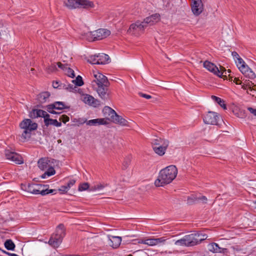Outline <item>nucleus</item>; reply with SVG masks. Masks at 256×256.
Returning a JSON list of instances; mask_svg holds the SVG:
<instances>
[{
	"instance_id": "8",
	"label": "nucleus",
	"mask_w": 256,
	"mask_h": 256,
	"mask_svg": "<svg viewBox=\"0 0 256 256\" xmlns=\"http://www.w3.org/2000/svg\"><path fill=\"white\" fill-rule=\"evenodd\" d=\"M65 230L64 226L62 224H59L56 230V233L53 234L48 240V244L54 248H58L62 243L65 236Z\"/></svg>"
},
{
	"instance_id": "5",
	"label": "nucleus",
	"mask_w": 256,
	"mask_h": 256,
	"mask_svg": "<svg viewBox=\"0 0 256 256\" xmlns=\"http://www.w3.org/2000/svg\"><path fill=\"white\" fill-rule=\"evenodd\" d=\"M29 116L32 118H44V124L46 126L53 125L56 127H60L62 126L60 122H58L56 120L50 118V115L43 110L34 109L30 112Z\"/></svg>"
},
{
	"instance_id": "12",
	"label": "nucleus",
	"mask_w": 256,
	"mask_h": 256,
	"mask_svg": "<svg viewBox=\"0 0 256 256\" xmlns=\"http://www.w3.org/2000/svg\"><path fill=\"white\" fill-rule=\"evenodd\" d=\"M203 65L208 70L214 73L219 77H221L224 72H226V70L224 68L220 67V69L219 70L216 65L208 61H205L204 62Z\"/></svg>"
},
{
	"instance_id": "61",
	"label": "nucleus",
	"mask_w": 256,
	"mask_h": 256,
	"mask_svg": "<svg viewBox=\"0 0 256 256\" xmlns=\"http://www.w3.org/2000/svg\"><path fill=\"white\" fill-rule=\"evenodd\" d=\"M74 256H78V255H74Z\"/></svg>"
},
{
	"instance_id": "59",
	"label": "nucleus",
	"mask_w": 256,
	"mask_h": 256,
	"mask_svg": "<svg viewBox=\"0 0 256 256\" xmlns=\"http://www.w3.org/2000/svg\"><path fill=\"white\" fill-rule=\"evenodd\" d=\"M67 256H74V255H68Z\"/></svg>"
},
{
	"instance_id": "52",
	"label": "nucleus",
	"mask_w": 256,
	"mask_h": 256,
	"mask_svg": "<svg viewBox=\"0 0 256 256\" xmlns=\"http://www.w3.org/2000/svg\"><path fill=\"white\" fill-rule=\"evenodd\" d=\"M88 120L86 118H78V122L80 124H84V123L86 124Z\"/></svg>"
},
{
	"instance_id": "45",
	"label": "nucleus",
	"mask_w": 256,
	"mask_h": 256,
	"mask_svg": "<svg viewBox=\"0 0 256 256\" xmlns=\"http://www.w3.org/2000/svg\"><path fill=\"white\" fill-rule=\"evenodd\" d=\"M76 88V87L73 84H69L66 87V89L68 90L70 92H72L73 90H74Z\"/></svg>"
},
{
	"instance_id": "54",
	"label": "nucleus",
	"mask_w": 256,
	"mask_h": 256,
	"mask_svg": "<svg viewBox=\"0 0 256 256\" xmlns=\"http://www.w3.org/2000/svg\"><path fill=\"white\" fill-rule=\"evenodd\" d=\"M242 88H243L244 90H248V86H246V83L245 82H242Z\"/></svg>"
},
{
	"instance_id": "13",
	"label": "nucleus",
	"mask_w": 256,
	"mask_h": 256,
	"mask_svg": "<svg viewBox=\"0 0 256 256\" xmlns=\"http://www.w3.org/2000/svg\"><path fill=\"white\" fill-rule=\"evenodd\" d=\"M5 156L6 159L10 160L16 164H20L24 162L23 159L20 155L9 150H5Z\"/></svg>"
},
{
	"instance_id": "57",
	"label": "nucleus",
	"mask_w": 256,
	"mask_h": 256,
	"mask_svg": "<svg viewBox=\"0 0 256 256\" xmlns=\"http://www.w3.org/2000/svg\"><path fill=\"white\" fill-rule=\"evenodd\" d=\"M53 86L54 88H58V82H56V83H54L53 84Z\"/></svg>"
},
{
	"instance_id": "51",
	"label": "nucleus",
	"mask_w": 256,
	"mask_h": 256,
	"mask_svg": "<svg viewBox=\"0 0 256 256\" xmlns=\"http://www.w3.org/2000/svg\"><path fill=\"white\" fill-rule=\"evenodd\" d=\"M139 95L141 96L142 97L146 99H150L152 98V96L150 95L142 94V92L139 93Z\"/></svg>"
},
{
	"instance_id": "60",
	"label": "nucleus",
	"mask_w": 256,
	"mask_h": 256,
	"mask_svg": "<svg viewBox=\"0 0 256 256\" xmlns=\"http://www.w3.org/2000/svg\"><path fill=\"white\" fill-rule=\"evenodd\" d=\"M228 72H230V70H228Z\"/></svg>"
},
{
	"instance_id": "55",
	"label": "nucleus",
	"mask_w": 256,
	"mask_h": 256,
	"mask_svg": "<svg viewBox=\"0 0 256 256\" xmlns=\"http://www.w3.org/2000/svg\"><path fill=\"white\" fill-rule=\"evenodd\" d=\"M6 254H7L8 255L10 256H19L18 255H17L16 254H12V253H10V252H4Z\"/></svg>"
},
{
	"instance_id": "16",
	"label": "nucleus",
	"mask_w": 256,
	"mask_h": 256,
	"mask_svg": "<svg viewBox=\"0 0 256 256\" xmlns=\"http://www.w3.org/2000/svg\"><path fill=\"white\" fill-rule=\"evenodd\" d=\"M160 20V15L158 14H152L145 18L142 23L145 25L146 28L149 26H152Z\"/></svg>"
},
{
	"instance_id": "44",
	"label": "nucleus",
	"mask_w": 256,
	"mask_h": 256,
	"mask_svg": "<svg viewBox=\"0 0 256 256\" xmlns=\"http://www.w3.org/2000/svg\"><path fill=\"white\" fill-rule=\"evenodd\" d=\"M200 234V236L198 238V244H200L202 241L206 239L207 238V235L206 234H202L200 233H199Z\"/></svg>"
},
{
	"instance_id": "50",
	"label": "nucleus",
	"mask_w": 256,
	"mask_h": 256,
	"mask_svg": "<svg viewBox=\"0 0 256 256\" xmlns=\"http://www.w3.org/2000/svg\"><path fill=\"white\" fill-rule=\"evenodd\" d=\"M248 110L252 114H253L254 116H256V109H254L252 108H248Z\"/></svg>"
},
{
	"instance_id": "15",
	"label": "nucleus",
	"mask_w": 256,
	"mask_h": 256,
	"mask_svg": "<svg viewBox=\"0 0 256 256\" xmlns=\"http://www.w3.org/2000/svg\"><path fill=\"white\" fill-rule=\"evenodd\" d=\"M191 8L192 13L195 16H199L203 10V4L202 0H192Z\"/></svg>"
},
{
	"instance_id": "42",
	"label": "nucleus",
	"mask_w": 256,
	"mask_h": 256,
	"mask_svg": "<svg viewBox=\"0 0 256 256\" xmlns=\"http://www.w3.org/2000/svg\"><path fill=\"white\" fill-rule=\"evenodd\" d=\"M60 120L62 121L64 123H66L67 122H68L70 120L69 117L66 115L64 114L60 116Z\"/></svg>"
},
{
	"instance_id": "35",
	"label": "nucleus",
	"mask_w": 256,
	"mask_h": 256,
	"mask_svg": "<svg viewBox=\"0 0 256 256\" xmlns=\"http://www.w3.org/2000/svg\"><path fill=\"white\" fill-rule=\"evenodd\" d=\"M4 246L8 250H14L15 244L11 240H7L4 242Z\"/></svg>"
},
{
	"instance_id": "18",
	"label": "nucleus",
	"mask_w": 256,
	"mask_h": 256,
	"mask_svg": "<svg viewBox=\"0 0 256 256\" xmlns=\"http://www.w3.org/2000/svg\"><path fill=\"white\" fill-rule=\"evenodd\" d=\"M82 100L85 104L94 107H96L100 104V102L98 100L95 99L92 96L88 94L83 96Z\"/></svg>"
},
{
	"instance_id": "25",
	"label": "nucleus",
	"mask_w": 256,
	"mask_h": 256,
	"mask_svg": "<svg viewBox=\"0 0 256 256\" xmlns=\"http://www.w3.org/2000/svg\"><path fill=\"white\" fill-rule=\"evenodd\" d=\"M112 121L122 126H128V122L117 114L112 118Z\"/></svg>"
},
{
	"instance_id": "40",
	"label": "nucleus",
	"mask_w": 256,
	"mask_h": 256,
	"mask_svg": "<svg viewBox=\"0 0 256 256\" xmlns=\"http://www.w3.org/2000/svg\"><path fill=\"white\" fill-rule=\"evenodd\" d=\"M89 188V184L88 182H84L80 184L78 186L79 191H83L88 190Z\"/></svg>"
},
{
	"instance_id": "28",
	"label": "nucleus",
	"mask_w": 256,
	"mask_h": 256,
	"mask_svg": "<svg viewBox=\"0 0 256 256\" xmlns=\"http://www.w3.org/2000/svg\"><path fill=\"white\" fill-rule=\"evenodd\" d=\"M50 96V92H44L38 95L37 100L40 103L43 104L47 102Z\"/></svg>"
},
{
	"instance_id": "4",
	"label": "nucleus",
	"mask_w": 256,
	"mask_h": 256,
	"mask_svg": "<svg viewBox=\"0 0 256 256\" xmlns=\"http://www.w3.org/2000/svg\"><path fill=\"white\" fill-rule=\"evenodd\" d=\"M19 126L24 130L20 136V140L24 142L30 138L32 132L37 129L38 124L30 119L26 118L20 122Z\"/></svg>"
},
{
	"instance_id": "36",
	"label": "nucleus",
	"mask_w": 256,
	"mask_h": 256,
	"mask_svg": "<svg viewBox=\"0 0 256 256\" xmlns=\"http://www.w3.org/2000/svg\"><path fill=\"white\" fill-rule=\"evenodd\" d=\"M188 204H192L198 202V198L194 195H192L188 198Z\"/></svg>"
},
{
	"instance_id": "20",
	"label": "nucleus",
	"mask_w": 256,
	"mask_h": 256,
	"mask_svg": "<svg viewBox=\"0 0 256 256\" xmlns=\"http://www.w3.org/2000/svg\"><path fill=\"white\" fill-rule=\"evenodd\" d=\"M169 144L168 141H164L162 145L158 146H153L154 152L160 156H163Z\"/></svg>"
},
{
	"instance_id": "46",
	"label": "nucleus",
	"mask_w": 256,
	"mask_h": 256,
	"mask_svg": "<svg viewBox=\"0 0 256 256\" xmlns=\"http://www.w3.org/2000/svg\"><path fill=\"white\" fill-rule=\"evenodd\" d=\"M69 188L66 186H62L58 190L62 192V193L66 192Z\"/></svg>"
},
{
	"instance_id": "56",
	"label": "nucleus",
	"mask_w": 256,
	"mask_h": 256,
	"mask_svg": "<svg viewBox=\"0 0 256 256\" xmlns=\"http://www.w3.org/2000/svg\"><path fill=\"white\" fill-rule=\"evenodd\" d=\"M146 242V239L140 240L138 242L140 244H145V242Z\"/></svg>"
},
{
	"instance_id": "9",
	"label": "nucleus",
	"mask_w": 256,
	"mask_h": 256,
	"mask_svg": "<svg viewBox=\"0 0 256 256\" xmlns=\"http://www.w3.org/2000/svg\"><path fill=\"white\" fill-rule=\"evenodd\" d=\"M146 27L142 22L137 20L131 24L128 30V32L130 34L138 36L144 32Z\"/></svg>"
},
{
	"instance_id": "7",
	"label": "nucleus",
	"mask_w": 256,
	"mask_h": 256,
	"mask_svg": "<svg viewBox=\"0 0 256 256\" xmlns=\"http://www.w3.org/2000/svg\"><path fill=\"white\" fill-rule=\"evenodd\" d=\"M200 236L199 232L192 233L177 240L175 242L174 244L178 246H192L198 244V238Z\"/></svg>"
},
{
	"instance_id": "41",
	"label": "nucleus",
	"mask_w": 256,
	"mask_h": 256,
	"mask_svg": "<svg viewBox=\"0 0 256 256\" xmlns=\"http://www.w3.org/2000/svg\"><path fill=\"white\" fill-rule=\"evenodd\" d=\"M235 62L238 68H240V65H244L246 64V62L241 58H238V60H236Z\"/></svg>"
},
{
	"instance_id": "1",
	"label": "nucleus",
	"mask_w": 256,
	"mask_h": 256,
	"mask_svg": "<svg viewBox=\"0 0 256 256\" xmlns=\"http://www.w3.org/2000/svg\"><path fill=\"white\" fill-rule=\"evenodd\" d=\"M94 80L92 81V86L96 92L98 96L102 100L108 98V87L110 83L106 76L98 72H94Z\"/></svg>"
},
{
	"instance_id": "47",
	"label": "nucleus",
	"mask_w": 256,
	"mask_h": 256,
	"mask_svg": "<svg viewBox=\"0 0 256 256\" xmlns=\"http://www.w3.org/2000/svg\"><path fill=\"white\" fill-rule=\"evenodd\" d=\"M232 55L233 56V58H234L235 61L238 60V58H240L238 54L236 52H232Z\"/></svg>"
},
{
	"instance_id": "10",
	"label": "nucleus",
	"mask_w": 256,
	"mask_h": 256,
	"mask_svg": "<svg viewBox=\"0 0 256 256\" xmlns=\"http://www.w3.org/2000/svg\"><path fill=\"white\" fill-rule=\"evenodd\" d=\"M204 122L206 124L218 126L219 121L221 120L220 116L216 112H208L204 116Z\"/></svg>"
},
{
	"instance_id": "23",
	"label": "nucleus",
	"mask_w": 256,
	"mask_h": 256,
	"mask_svg": "<svg viewBox=\"0 0 256 256\" xmlns=\"http://www.w3.org/2000/svg\"><path fill=\"white\" fill-rule=\"evenodd\" d=\"M108 124L107 120L100 118L90 120L86 122V124L88 126H100V125H106Z\"/></svg>"
},
{
	"instance_id": "38",
	"label": "nucleus",
	"mask_w": 256,
	"mask_h": 256,
	"mask_svg": "<svg viewBox=\"0 0 256 256\" xmlns=\"http://www.w3.org/2000/svg\"><path fill=\"white\" fill-rule=\"evenodd\" d=\"M97 55L91 56L88 57V62L93 64H98Z\"/></svg>"
},
{
	"instance_id": "24",
	"label": "nucleus",
	"mask_w": 256,
	"mask_h": 256,
	"mask_svg": "<svg viewBox=\"0 0 256 256\" xmlns=\"http://www.w3.org/2000/svg\"><path fill=\"white\" fill-rule=\"evenodd\" d=\"M166 240V239L164 238H148L146 239V242H145V244H147L150 246H154L161 243H164Z\"/></svg>"
},
{
	"instance_id": "21",
	"label": "nucleus",
	"mask_w": 256,
	"mask_h": 256,
	"mask_svg": "<svg viewBox=\"0 0 256 256\" xmlns=\"http://www.w3.org/2000/svg\"><path fill=\"white\" fill-rule=\"evenodd\" d=\"M208 249L210 252L213 253H225L227 249L220 248L218 244L215 242H212L208 245Z\"/></svg>"
},
{
	"instance_id": "33",
	"label": "nucleus",
	"mask_w": 256,
	"mask_h": 256,
	"mask_svg": "<svg viewBox=\"0 0 256 256\" xmlns=\"http://www.w3.org/2000/svg\"><path fill=\"white\" fill-rule=\"evenodd\" d=\"M212 100L218 104L220 106H222L224 109H226V105L224 104V102L223 100L215 96H212Z\"/></svg>"
},
{
	"instance_id": "29",
	"label": "nucleus",
	"mask_w": 256,
	"mask_h": 256,
	"mask_svg": "<svg viewBox=\"0 0 256 256\" xmlns=\"http://www.w3.org/2000/svg\"><path fill=\"white\" fill-rule=\"evenodd\" d=\"M245 82L246 83V86L248 87V90L250 92H249L247 91L248 94L252 95L253 96H256V85L249 80H246Z\"/></svg>"
},
{
	"instance_id": "37",
	"label": "nucleus",
	"mask_w": 256,
	"mask_h": 256,
	"mask_svg": "<svg viewBox=\"0 0 256 256\" xmlns=\"http://www.w3.org/2000/svg\"><path fill=\"white\" fill-rule=\"evenodd\" d=\"M72 82L77 86H82L84 84L82 78L80 76H78L76 80H72Z\"/></svg>"
},
{
	"instance_id": "2",
	"label": "nucleus",
	"mask_w": 256,
	"mask_h": 256,
	"mask_svg": "<svg viewBox=\"0 0 256 256\" xmlns=\"http://www.w3.org/2000/svg\"><path fill=\"white\" fill-rule=\"evenodd\" d=\"M178 170L175 166L171 165L162 170L154 182L156 186H162L170 183L176 177Z\"/></svg>"
},
{
	"instance_id": "30",
	"label": "nucleus",
	"mask_w": 256,
	"mask_h": 256,
	"mask_svg": "<svg viewBox=\"0 0 256 256\" xmlns=\"http://www.w3.org/2000/svg\"><path fill=\"white\" fill-rule=\"evenodd\" d=\"M58 66L60 68H61L64 70H66V72L67 75L72 78H73L75 76L74 72L72 68H68L64 65L62 64L61 62H58Z\"/></svg>"
},
{
	"instance_id": "3",
	"label": "nucleus",
	"mask_w": 256,
	"mask_h": 256,
	"mask_svg": "<svg viewBox=\"0 0 256 256\" xmlns=\"http://www.w3.org/2000/svg\"><path fill=\"white\" fill-rule=\"evenodd\" d=\"M47 186V185L34 184H22L21 188L28 192L34 194H40L42 196H45L56 191L55 190H48L46 188Z\"/></svg>"
},
{
	"instance_id": "48",
	"label": "nucleus",
	"mask_w": 256,
	"mask_h": 256,
	"mask_svg": "<svg viewBox=\"0 0 256 256\" xmlns=\"http://www.w3.org/2000/svg\"><path fill=\"white\" fill-rule=\"evenodd\" d=\"M207 200V198L205 196H202L198 198V202L201 200L203 204H206Z\"/></svg>"
},
{
	"instance_id": "17",
	"label": "nucleus",
	"mask_w": 256,
	"mask_h": 256,
	"mask_svg": "<svg viewBox=\"0 0 256 256\" xmlns=\"http://www.w3.org/2000/svg\"><path fill=\"white\" fill-rule=\"evenodd\" d=\"M242 73L245 76L248 78L250 79H254L256 77L255 73L248 67V66L245 64L244 65H240V68H238Z\"/></svg>"
},
{
	"instance_id": "43",
	"label": "nucleus",
	"mask_w": 256,
	"mask_h": 256,
	"mask_svg": "<svg viewBox=\"0 0 256 256\" xmlns=\"http://www.w3.org/2000/svg\"><path fill=\"white\" fill-rule=\"evenodd\" d=\"M56 70V66L55 65H51L46 68L47 72L48 73L52 72Z\"/></svg>"
},
{
	"instance_id": "53",
	"label": "nucleus",
	"mask_w": 256,
	"mask_h": 256,
	"mask_svg": "<svg viewBox=\"0 0 256 256\" xmlns=\"http://www.w3.org/2000/svg\"><path fill=\"white\" fill-rule=\"evenodd\" d=\"M234 82H235L236 84H242V82L236 78H235L234 80Z\"/></svg>"
},
{
	"instance_id": "26",
	"label": "nucleus",
	"mask_w": 256,
	"mask_h": 256,
	"mask_svg": "<svg viewBox=\"0 0 256 256\" xmlns=\"http://www.w3.org/2000/svg\"><path fill=\"white\" fill-rule=\"evenodd\" d=\"M98 64H104L108 63L110 57L108 54H99L97 55Z\"/></svg>"
},
{
	"instance_id": "39",
	"label": "nucleus",
	"mask_w": 256,
	"mask_h": 256,
	"mask_svg": "<svg viewBox=\"0 0 256 256\" xmlns=\"http://www.w3.org/2000/svg\"><path fill=\"white\" fill-rule=\"evenodd\" d=\"M164 141H168L167 140L162 139L161 138H156L153 141V146H158L162 145Z\"/></svg>"
},
{
	"instance_id": "34",
	"label": "nucleus",
	"mask_w": 256,
	"mask_h": 256,
	"mask_svg": "<svg viewBox=\"0 0 256 256\" xmlns=\"http://www.w3.org/2000/svg\"><path fill=\"white\" fill-rule=\"evenodd\" d=\"M132 158V157L130 155L126 156L124 158V160L123 164H122V169L126 170L128 167V166H130V164L131 162Z\"/></svg>"
},
{
	"instance_id": "22",
	"label": "nucleus",
	"mask_w": 256,
	"mask_h": 256,
	"mask_svg": "<svg viewBox=\"0 0 256 256\" xmlns=\"http://www.w3.org/2000/svg\"><path fill=\"white\" fill-rule=\"evenodd\" d=\"M108 244L113 248H118L122 242V238L120 236H108Z\"/></svg>"
},
{
	"instance_id": "58",
	"label": "nucleus",
	"mask_w": 256,
	"mask_h": 256,
	"mask_svg": "<svg viewBox=\"0 0 256 256\" xmlns=\"http://www.w3.org/2000/svg\"><path fill=\"white\" fill-rule=\"evenodd\" d=\"M254 204L255 205V208H256V201L254 202Z\"/></svg>"
},
{
	"instance_id": "19",
	"label": "nucleus",
	"mask_w": 256,
	"mask_h": 256,
	"mask_svg": "<svg viewBox=\"0 0 256 256\" xmlns=\"http://www.w3.org/2000/svg\"><path fill=\"white\" fill-rule=\"evenodd\" d=\"M53 160H50L48 158H41L38 162V166L42 170H46L52 164Z\"/></svg>"
},
{
	"instance_id": "11",
	"label": "nucleus",
	"mask_w": 256,
	"mask_h": 256,
	"mask_svg": "<svg viewBox=\"0 0 256 256\" xmlns=\"http://www.w3.org/2000/svg\"><path fill=\"white\" fill-rule=\"evenodd\" d=\"M110 34V32L105 28H100L96 30L89 32L92 40H100L106 38Z\"/></svg>"
},
{
	"instance_id": "31",
	"label": "nucleus",
	"mask_w": 256,
	"mask_h": 256,
	"mask_svg": "<svg viewBox=\"0 0 256 256\" xmlns=\"http://www.w3.org/2000/svg\"><path fill=\"white\" fill-rule=\"evenodd\" d=\"M108 184L106 183H98L94 184V186H92L90 190V191H95V190H100L104 188L105 187L107 186Z\"/></svg>"
},
{
	"instance_id": "49",
	"label": "nucleus",
	"mask_w": 256,
	"mask_h": 256,
	"mask_svg": "<svg viewBox=\"0 0 256 256\" xmlns=\"http://www.w3.org/2000/svg\"><path fill=\"white\" fill-rule=\"evenodd\" d=\"M76 182V180H71L68 183L66 186L70 188Z\"/></svg>"
},
{
	"instance_id": "6",
	"label": "nucleus",
	"mask_w": 256,
	"mask_h": 256,
	"mask_svg": "<svg viewBox=\"0 0 256 256\" xmlns=\"http://www.w3.org/2000/svg\"><path fill=\"white\" fill-rule=\"evenodd\" d=\"M64 4L65 6L70 10L78 8L88 9L94 6L92 2L88 0H66Z\"/></svg>"
},
{
	"instance_id": "27",
	"label": "nucleus",
	"mask_w": 256,
	"mask_h": 256,
	"mask_svg": "<svg viewBox=\"0 0 256 256\" xmlns=\"http://www.w3.org/2000/svg\"><path fill=\"white\" fill-rule=\"evenodd\" d=\"M102 112L105 116H109L108 119L111 120L116 114L114 110L109 106H105L102 110Z\"/></svg>"
},
{
	"instance_id": "32",
	"label": "nucleus",
	"mask_w": 256,
	"mask_h": 256,
	"mask_svg": "<svg viewBox=\"0 0 256 256\" xmlns=\"http://www.w3.org/2000/svg\"><path fill=\"white\" fill-rule=\"evenodd\" d=\"M46 170V171L42 176V178H46V176H50L54 175L56 173V171L52 164Z\"/></svg>"
},
{
	"instance_id": "14",
	"label": "nucleus",
	"mask_w": 256,
	"mask_h": 256,
	"mask_svg": "<svg viewBox=\"0 0 256 256\" xmlns=\"http://www.w3.org/2000/svg\"><path fill=\"white\" fill-rule=\"evenodd\" d=\"M68 107L66 106L62 102H56L54 103L47 106V110L50 113L52 114H58V112L54 110H62L64 108H68Z\"/></svg>"
}]
</instances>
